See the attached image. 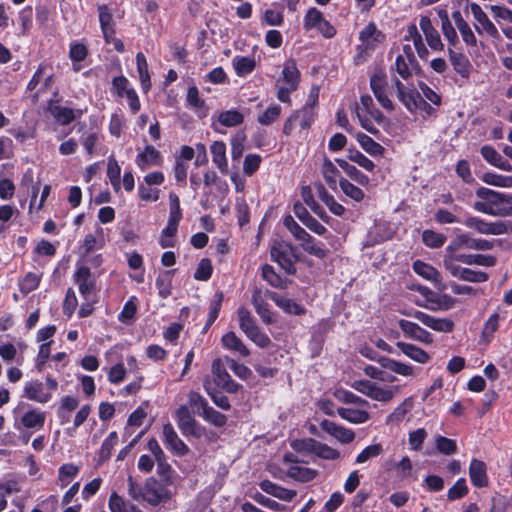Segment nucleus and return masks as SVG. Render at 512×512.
I'll return each instance as SVG.
<instances>
[{
	"label": "nucleus",
	"instance_id": "4468645a",
	"mask_svg": "<svg viewBox=\"0 0 512 512\" xmlns=\"http://www.w3.org/2000/svg\"><path fill=\"white\" fill-rule=\"evenodd\" d=\"M470 9H471V12H472L474 18L476 19V21L479 22V24L482 26V28H480L478 25L475 24L474 26H475L476 31L479 34H482L483 31H485L491 37H494V38L497 37L499 34L498 29L491 22V20L487 16V14L480 7V5H478L477 3H471Z\"/></svg>",
	"mask_w": 512,
	"mask_h": 512
},
{
	"label": "nucleus",
	"instance_id": "c9c22d12",
	"mask_svg": "<svg viewBox=\"0 0 512 512\" xmlns=\"http://www.w3.org/2000/svg\"><path fill=\"white\" fill-rule=\"evenodd\" d=\"M237 314L239 318V327L247 337L259 328L250 311L245 307H240Z\"/></svg>",
	"mask_w": 512,
	"mask_h": 512
},
{
	"label": "nucleus",
	"instance_id": "a18cd8bd",
	"mask_svg": "<svg viewBox=\"0 0 512 512\" xmlns=\"http://www.w3.org/2000/svg\"><path fill=\"white\" fill-rule=\"evenodd\" d=\"M302 241V248L310 255H313L319 259H324L327 254L328 250L325 249L323 243H316L315 239L311 236L309 240H301Z\"/></svg>",
	"mask_w": 512,
	"mask_h": 512
},
{
	"label": "nucleus",
	"instance_id": "58836bf2",
	"mask_svg": "<svg viewBox=\"0 0 512 512\" xmlns=\"http://www.w3.org/2000/svg\"><path fill=\"white\" fill-rule=\"evenodd\" d=\"M413 270L415 271V273H417L418 275L422 276L427 280L435 282L441 280L440 273L437 271V269L421 260H417L413 263Z\"/></svg>",
	"mask_w": 512,
	"mask_h": 512
},
{
	"label": "nucleus",
	"instance_id": "9d476101",
	"mask_svg": "<svg viewBox=\"0 0 512 512\" xmlns=\"http://www.w3.org/2000/svg\"><path fill=\"white\" fill-rule=\"evenodd\" d=\"M469 477L476 488H485L489 484L487 465L484 461L473 458L469 465Z\"/></svg>",
	"mask_w": 512,
	"mask_h": 512
},
{
	"label": "nucleus",
	"instance_id": "b1692460",
	"mask_svg": "<svg viewBox=\"0 0 512 512\" xmlns=\"http://www.w3.org/2000/svg\"><path fill=\"white\" fill-rule=\"evenodd\" d=\"M458 262L466 265H479L484 267H493L496 264V257L483 254H456Z\"/></svg>",
	"mask_w": 512,
	"mask_h": 512
},
{
	"label": "nucleus",
	"instance_id": "7c9ffc66",
	"mask_svg": "<svg viewBox=\"0 0 512 512\" xmlns=\"http://www.w3.org/2000/svg\"><path fill=\"white\" fill-rule=\"evenodd\" d=\"M282 79L290 90H296L300 81V72L294 60H289L282 71Z\"/></svg>",
	"mask_w": 512,
	"mask_h": 512
},
{
	"label": "nucleus",
	"instance_id": "c03bdc74",
	"mask_svg": "<svg viewBox=\"0 0 512 512\" xmlns=\"http://www.w3.org/2000/svg\"><path fill=\"white\" fill-rule=\"evenodd\" d=\"M283 224L297 240H309L311 238V235L291 215L284 218Z\"/></svg>",
	"mask_w": 512,
	"mask_h": 512
},
{
	"label": "nucleus",
	"instance_id": "2eb2a0df",
	"mask_svg": "<svg viewBox=\"0 0 512 512\" xmlns=\"http://www.w3.org/2000/svg\"><path fill=\"white\" fill-rule=\"evenodd\" d=\"M260 489L273 497H276L283 501H292L296 496V491L282 487L268 479L262 480L259 483Z\"/></svg>",
	"mask_w": 512,
	"mask_h": 512
},
{
	"label": "nucleus",
	"instance_id": "6ab92c4d",
	"mask_svg": "<svg viewBox=\"0 0 512 512\" xmlns=\"http://www.w3.org/2000/svg\"><path fill=\"white\" fill-rule=\"evenodd\" d=\"M74 277L80 293L85 297L90 295L95 287V280L92 278L90 269L86 266L79 267Z\"/></svg>",
	"mask_w": 512,
	"mask_h": 512
},
{
	"label": "nucleus",
	"instance_id": "49530a36",
	"mask_svg": "<svg viewBox=\"0 0 512 512\" xmlns=\"http://www.w3.org/2000/svg\"><path fill=\"white\" fill-rule=\"evenodd\" d=\"M233 65L238 76H245L250 74L255 68V60L250 57H235Z\"/></svg>",
	"mask_w": 512,
	"mask_h": 512
},
{
	"label": "nucleus",
	"instance_id": "f257e3e1",
	"mask_svg": "<svg viewBox=\"0 0 512 512\" xmlns=\"http://www.w3.org/2000/svg\"><path fill=\"white\" fill-rule=\"evenodd\" d=\"M476 196L482 201L474 203L475 210L492 216L506 217L512 215V194H505L486 187H480Z\"/></svg>",
	"mask_w": 512,
	"mask_h": 512
},
{
	"label": "nucleus",
	"instance_id": "3c124183",
	"mask_svg": "<svg viewBox=\"0 0 512 512\" xmlns=\"http://www.w3.org/2000/svg\"><path fill=\"white\" fill-rule=\"evenodd\" d=\"M312 453H314L315 455H317L318 457H320L322 459H327V460H335L340 457V453L338 450H336L324 443H321L317 440H316V443H314V449H313Z\"/></svg>",
	"mask_w": 512,
	"mask_h": 512
},
{
	"label": "nucleus",
	"instance_id": "9b49d317",
	"mask_svg": "<svg viewBox=\"0 0 512 512\" xmlns=\"http://www.w3.org/2000/svg\"><path fill=\"white\" fill-rule=\"evenodd\" d=\"M398 325L407 337L425 344H431L433 342L432 334L414 322L400 319Z\"/></svg>",
	"mask_w": 512,
	"mask_h": 512
},
{
	"label": "nucleus",
	"instance_id": "052dcab7",
	"mask_svg": "<svg viewBox=\"0 0 512 512\" xmlns=\"http://www.w3.org/2000/svg\"><path fill=\"white\" fill-rule=\"evenodd\" d=\"M212 272L213 267L211 261L208 258H203L198 264L194 278L200 281H207L211 278Z\"/></svg>",
	"mask_w": 512,
	"mask_h": 512
},
{
	"label": "nucleus",
	"instance_id": "7ed1b4c3",
	"mask_svg": "<svg viewBox=\"0 0 512 512\" xmlns=\"http://www.w3.org/2000/svg\"><path fill=\"white\" fill-rule=\"evenodd\" d=\"M177 416H224L208 406L207 400L199 393L191 391L188 403L177 410Z\"/></svg>",
	"mask_w": 512,
	"mask_h": 512
},
{
	"label": "nucleus",
	"instance_id": "6e6d98bb",
	"mask_svg": "<svg viewBox=\"0 0 512 512\" xmlns=\"http://www.w3.org/2000/svg\"><path fill=\"white\" fill-rule=\"evenodd\" d=\"M339 186L343 193L355 201H361L364 198V192L347 179H340Z\"/></svg>",
	"mask_w": 512,
	"mask_h": 512
},
{
	"label": "nucleus",
	"instance_id": "39448f33",
	"mask_svg": "<svg viewBox=\"0 0 512 512\" xmlns=\"http://www.w3.org/2000/svg\"><path fill=\"white\" fill-rule=\"evenodd\" d=\"M493 247V242L486 239H474L468 234H460L451 241V243L446 247V250L458 251L461 248H466L471 250L487 251L491 250Z\"/></svg>",
	"mask_w": 512,
	"mask_h": 512
},
{
	"label": "nucleus",
	"instance_id": "864d4df0",
	"mask_svg": "<svg viewBox=\"0 0 512 512\" xmlns=\"http://www.w3.org/2000/svg\"><path fill=\"white\" fill-rule=\"evenodd\" d=\"M455 252L456 251L446 250V253L443 258V264L444 267L451 273L452 276L459 279L464 267H461L456 264V262L458 261L456 259Z\"/></svg>",
	"mask_w": 512,
	"mask_h": 512
},
{
	"label": "nucleus",
	"instance_id": "6e6552de",
	"mask_svg": "<svg viewBox=\"0 0 512 512\" xmlns=\"http://www.w3.org/2000/svg\"><path fill=\"white\" fill-rule=\"evenodd\" d=\"M169 498L170 493L168 489L160 484H157L154 479H151V482L147 481L143 487L142 499L152 506H157Z\"/></svg>",
	"mask_w": 512,
	"mask_h": 512
},
{
	"label": "nucleus",
	"instance_id": "09e8293b",
	"mask_svg": "<svg viewBox=\"0 0 512 512\" xmlns=\"http://www.w3.org/2000/svg\"><path fill=\"white\" fill-rule=\"evenodd\" d=\"M423 243L430 248H439L444 245L446 236L433 230H424L422 233Z\"/></svg>",
	"mask_w": 512,
	"mask_h": 512
},
{
	"label": "nucleus",
	"instance_id": "bb28decb",
	"mask_svg": "<svg viewBox=\"0 0 512 512\" xmlns=\"http://www.w3.org/2000/svg\"><path fill=\"white\" fill-rule=\"evenodd\" d=\"M448 54L454 70L462 77H468L471 69L469 59L464 54L456 52L452 48H448Z\"/></svg>",
	"mask_w": 512,
	"mask_h": 512
},
{
	"label": "nucleus",
	"instance_id": "2f4dec72",
	"mask_svg": "<svg viewBox=\"0 0 512 512\" xmlns=\"http://www.w3.org/2000/svg\"><path fill=\"white\" fill-rule=\"evenodd\" d=\"M175 271V269L163 271L156 279L158 294L162 299H166L171 295L172 278Z\"/></svg>",
	"mask_w": 512,
	"mask_h": 512
},
{
	"label": "nucleus",
	"instance_id": "13d9d810",
	"mask_svg": "<svg viewBox=\"0 0 512 512\" xmlns=\"http://www.w3.org/2000/svg\"><path fill=\"white\" fill-rule=\"evenodd\" d=\"M383 361H384L383 366L386 367L387 369L391 370L394 373H397V374H400L403 376L413 375L412 366L398 362L396 360L387 359V358L384 359Z\"/></svg>",
	"mask_w": 512,
	"mask_h": 512
},
{
	"label": "nucleus",
	"instance_id": "e2e57ef3",
	"mask_svg": "<svg viewBox=\"0 0 512 512\" xmlns=\"http://www.w3.org/2000/svg\"><path fill=\"white\" fill-rule=\"evenodd\" d=\"M212 373L214 381L218 387L223 388L226 383V375H229L220 359H215L212 363Z\"/></svg>",
	"mask_w": 512,
	"mask_h": 512
},
{
	"label": "nucleus",
	"instance_id": "412c9836",
	"mask_svg": "<svg viewBox=\"0 0 512 512\" xmlns=\"http://www.w3.org/2000/svg\"><path fill=\"white\" fill-rule=\"evenodd\" d=\"M359 39L367 48H374L385 40V35L377 29L375 23L370 22L359 34Z\"/></svg>",
	"mask_w": 512,
	"mask_h": 512
},
{
	"label": "nucleus",
	"instance_id": "f8f14e48",
	"mask_svg": "<svg viewBox=\"0 0 512 512\" xmlns=\"http://www.w3.org/2000/svg\"><path fill=\"white\" fill-rule=\"evenodd\" d=\"M267 296L285 313L301 316L306 313V308L291 298L280 296L273 291H266Z\"/></svg>",
	"mask_w": 512,
	"mask_h": 512
},
{
	"label": "nucleus",
	"instance_id": "338daca9",
	"mask_svg": "<svg viewBox=\"0 0 512 512\" xmlns=\"http://www.w3.org/2000/svg\"><path fill=\"white\" fill-rule=\"evenodd\" d=\"M383 451L381 444H373L365 447L356 457L357 463H364L367 460L379 456Z\"/></svg>",
	"mask_w": 512,
	"mask_h": 512
},
{
	"label": "nucleus",
	"instance_id": "1a4fd4ad",
	"mask_svg": "<svg viewBox=\"0 0 512 512\" xmlns=\"http://www.w3.org/2000/svg\"><path fill=\"white\" fill-rule=\"evenodd\" d=\"M293 211L296 217L312 232L317 235H324L327 232L326 227L315 219L303 204L295 203Z\"/></svg>",
	"mask_w": 512,
	"mask_h": 512
},
{
	"label": "nucleus",
	"instance_id": "dca6fc26",
	"mask_svg": "<svg viewBox=\"0 0 512 512\" xmlns=\"http://www.w3.org/2000/svg\"><path fill=\"white\" fill-rule=\"evenodd\" d=\"M419 25L430 48L433 50H442L444 45L438 31L433 27L430 18L428 16H422Z\"/></svg>",
	"mask_w": 512,
	"mask_h": 512
},
{
	"label": "nucleus",
	"instance_id": "8fccbe9b",
	"mask_svg": "<svg viewBox=\"0 0 512 512\" xmlns=\"http://www.w3.org/2000/svg\"><path fill=\"white\" fill-rule=\"evenodd\" d=\"M40 279H41L40 276L35 273H32V272L27 273L24 276V278L19 281L20 292L23 295H27L30 292L34 291L39 286Z\"/></svg>",
	"mask_w": 512,
	"mask_h": 512
},
{
	"label": "nucleus",
	"instance_id": "4d7b16f0",
	"mask_svg": "<svg viewBox=\"0 0 512 512\" xmlns=\"http://www.w3.org/2000/svg\"><path fill=\"white\" fill-rule=\"evenodd\" d=\"M293 113H298L297 121L302 129H309L316 116L315 109L313 107H303L302 109L296 110Z\"/></svg>",
	"mask_w": 512,
	"mask_h": 512
},
{
	"label": "nucleus",
	"instance_id": "473e14b6",
	"mask_svg": "<svg viewBox=\"0 0 512 512\" xmlns=\"http://www.w3.org/2000/svg\"><path fill=\"white\" fill-rule=\"evenodd\" d=\"M222 343L225 348L239 352L244 357L250 354L248 348L233 331L227 332L225 335H223Z\"/></svg>",
	"mask_w": 512,
	"mask_h": 512
},
{
	"label": "nucleus",
	"instance_id": "4be33fe9",
	"mask_svg": "<svg viewBox=\"0 0 512 512\" xmlns=\"http://www.w3.org/2000/svg\"><path fill=\"white\" fill-rule=\"evenodd\" d=\"M48 111L61 125H68L75 119L73 109L59 106L58 101L50 100Z\"/></svg>",
	"mask_w": 512,
	"mask_h": 512
},
{
	"label": "nucleus",
	"instance_id": "f704fd0d",
	"mask_svg": "<svg viewBox=\"0 0 512 512\" xmlns=\"http://www.w3.org/2000/svg\"><path fill=\"white\" fill-rule=\"evenodd\" d=\"M356 138L361 147L371 156L376 157L384 154L385 148L370 136L360 132L356 135Z\"/></svg>",
	"mask_w": 512,
	"mask_h": 512
},
{
	"label": "nucleus",
	"instance_id": "423d86ee",
	"mask_svg": "<svg viewBox=\"0 0 512 512\" xmlns=\"http://www.w3.org/2000/svg\"><path fill=\"white\" fill-rule=\"evenodd\" d=\"M163 443L166 449L180 457L187 455L190 451L169 422L163 425Z\"/></svg>",
	"mask_w": 512,
	"mask_h": 512
},
{
	"label": "nucleus",
	"instance_id": "680f3d73",
	"mask_svg": "<svg viewBox=\"0 0 512 512\" xmlns=\"http://www.w3.org/2000/svg\"><path fill=\"white\" fill-rule=\"evenodd\" d=\"M436 448L444 455H452L457 451L456 441L445 436L436 438Z\"/></svg>",
	"mask_w": 512,
	"mask_h": 512
},
{
	"label": "nucleus",
	"instance_id": "4c0bfd02",
	"mask_svg": "<svg viewBox=\"0 0 512 512\" xmlns=\"http://www.w3.org/2000/svg\"><path fill=\"white\" fill-rule=\"evenodd\" d=\"M137 62V71L139 73V78L141 82V86L143 90L146 92L151 87L150 75L148 71V63L142 52L137 53L136 55Z\"/></svg>",
	"mask_w": 512,
	"mask_h": 512
},
{
	"label": "nucleus",
	"instance_id": "ea45409f",
	"mask_svg": "<svg viewBox=\"0 0 512 512\" xmlns=\"http://www.w3.org/2000/svg\"><path fill=\"white\" fill-rule=\"evenodd\" d=\"M262 277L275 288L285 289L288 285V280L281 278L274 270V268L265 264L262 266Z\"/></svg>",
	"mask_w": 512,
	"mask_h": 512
},
{
	"label": "nucleus",
	"instance_id": "393cba45",
	"mask_svg": "<svg viewBox=\"0 0 512 512\" xmlns=\"http://www.w3.org/2000/svg\"><path fill=\"white\" fill-rule=\"evenodd\" d=\"M212 161L221 173H227L228 163L226 158V145L223 141H215L210 146Z\"/></svg>",
	"mask_w": 512,
	"mask_h": 512
},
{
	"label": "nucleus",
	"instance_id": "cd10ccee",
	"mask_svg": "<svg viewBox=\"0 0 512 512\" xmlns=\"http://www.w3.org/2000/svg\"><path fill=\"white\" fill-rule=\"evenodd\" d=\"M301 197L314 214L326 223L329 221V216L323 207L315 201L310 186H303L301 188Z\"/></svg>",
	"mask_w": 512,
	"mask_h": 512
},
{
	"label": "nucleus",
	"instance_id": "0e129e2a",
	"mask_svg": "<svg viewBox=\"0 0 512 512\" xmlns=\"http://www.w3.org/2000/svg\"><path fill=\"white\" fill-rule=\"evenodd\" d=\"M262 158L258 154L246 155L243 163V172L247 176H252L260 167Z\"/></svg>",
	"mask_w": 512,
	"mask_h": 512
},
{
	"label": "nucleus",
	"instance_id": "0eeeda50",
	"mask_svg": "<svg viewBox=\"0 0 512 512\" xmlns=\"http://www.w3.org/2000/svg\"><path fill=\"white\" fill-rule=\"evenodd\" d=\"M407 316H412L419 320L425 326L438 331V332H452L454 329V322L447 318H435L422 311H414L413 313H403Z\"/></svg>",
	"mask_w": 512,
	"mask_h": 512
},
{
	"label": "nucleus",
	"instance_id": "aec40b11",
	"mask_svg": "<svg viewBox=\"0 0 512 512\" xmlns=\"http://www.w3.org/2000/svg\"><path fill=\"white\" fill-rule=\"evenodd\" d=\"M321 426L323 430L327 431L342 443H350L355 438V434L352 430L338 426L326 418L321 422Z\"/></svg>",
	"mask_w": 512,
	"mask_h": 512
},
{
	"label": "nucleus",
	"instance_id": "79ce46f5",
	"mask_svg": "<svg viewBox=\"0 0 512 512\" xmlns=\"http://www.w3.org/2000/svg\"><path fill=\"white\" fill-rule=\"evenodd\" d=\"M322 174H323V177H324L326 183L328 184V186L332 190H336V188H337L336 177L339 175V170L328 158L324 159V162L322 165Z\"/></svg>",
	"mask_w": 512,
	"mask_h": 512
},
{
	"label": "nucleus",
	"instance_id": "de8ad7c7",
	"mask_svg": "<svg viewBox=\"0 0 512 512\" xmlns=\"http://www.w3.org/2000/svg\"><path fill=\"white\" fill-rule=\"evenodd\" d=\"M469 492L468 486L466 484L465 478H459L453 484L452 487L448 489L447 499L449 501H456L465 497Z\"/></svg>",
	"mask_w": 512,
	"mask_h": 512
},
{
	"label": "nucleus",
	"instance_id": "37998d69",
	"mask_svg": "<svg viewBox=\"0 0 512 512\" xmlns=\"http://www.w3.org/2000/svg\"><path fill=\"white\" fill-rule=\"evenodd\" d=\"M387 75L383 68L377 67L370 76V89L373 93L388 88Z\"/></svg>",
	"mask_w": 512,
	"mask_h": 512
},
{
	"label": "nucleus",
	"instance_id": "69168bd1",
	"mask_svg": "<svg viewBox=\"0 0 512 512\" xmlns=\"http://www.w3.org/2000/svg\"><path fill=\"white\" fill-rule=\"evenodd\" d=\"M324 19L322 13L316 8H310L304 17V28L310 30L316 28Z\"/></svg>",
	"mask_w": 512,
	"mask_h": 512
},
{
	"label": "nucleus",
	"instance_id": "e433bc0d",
	"mask_svg": "<svg viewBox=\"0 0 512 512\" xmlns=\"http://www.w3.org/2000/svg\"><path fill=\"white\" fill-rule=\"evenodd\" d=\"M218 122L224 127H236L244 122V115L235 109L225 110L219 113Z\"/></svg>",
	"mask_w": 512,
	"mask_h": 512
},
{
	"label": "nucleus",
	"instance_id": "f03ea898",
	"mask_svg": "<svg viewBox=\"0 0 512 512\" xmlns=\"http://www.w3.org/2000/svg\"><path fill=\"white\" fill-rule=\"evenodd\" d=\"M271 260L277 262L279 266L289 275L296 274L295 262L298 260L295 249L291 244L285 242L275 243L270 250Z\"/></svg>",
	"mask_w": 512,
	"mask_h": 512
},
{
	"label": "nucleus",
	"instance_id": "603ef678",
	"mask_svg": "<svg viewBox=\"0 0 512 512\" xmlns=\"http://www.w3.org/2000/svg\"><path fill=\"white\" fill-rule=\"evenodd\" d=\"M348 158L354 163H357L360 167L364 168L367 171H373L375 168L374 163L367 158L363 153L355 148L348 149Z\"/></svg>",
	"mask_w": 512,
	"mask_h": 512
},
{
	"label": "nucleus",
	"instance_id": "5701e85b",
	"mask_svg": "<svg viewBox=\"0 0 512 512\" xmlns=\"http://www.w3.org/2000/svg\"><path fill=\"white\" fill-rule=\"evenodd\" d=\"M161 162L160 152L152 145H147L143 152L136 157V164L142 169L151 165H159Z\"/></svg>",
	"mask_w": 512,
	"mask_h": 512
},
{
	"label": "nucleus",
	"instance_id": "a211bd4d",
	"mask_svg": "<svg viewBox=\"0 0 512 512\" xmlns=\"http://www.w3.org/2000/svg\"><path fill=\"white\" fill-rule=\"evenodd\" d=\"M178 428L188 439H198L206 434V429L195 418H178Z\"/></svg>",
	"mask_w": 512,
	"mask_h": 512
},
{
	"label": "nucleus",
	"instance_id": "72a5a7b5",
	"mask_svg": "<svg viewBox=\"0 0 512 512\" xmlns=\"http://www.w3.org/2000/svg\"><path fill=\"white\" fill-rule=\"evenodd\" d=\"M186 101L196 112L199 113L200 117L207 115V107L203 99L199 96V90L196 86H190L187 91Z\"/></svg>",
	"mask_w": 512,
	"mask_h": 512
},
{
	"label": "nucleus",
	"instance_id": "20e7f679",
	"mask_svg": "<svg viewBox=\"0 0 512 512\" xmlns=\"http://www.w3.org/2000/svg\"><path fill=\"white\" fill-rule=\"evenodd\" d=\"M464 225L486 235H501L512 232L511 221L486 222L481 218L470 216L466 218Z\"/></svg>",
	"mask_w": 512,
	"mask_h": 512
},
{
	"label": "nucleus",
	"instance_id": "f3484780",
	"mask_svg": "<svg viewBox=\"0 0 512 512\" xmlns=\"http://www.w3.org/2000/svg\"><path fill=\"white\" fill-rule=\"evenodd\" d=\"M251 302L255 308L256 313L260 316L264 323L272 324L276 322L275 314L270 310L268 303L261 297L260 290H254Z\"/></svg>",
	"mask_w": 512,
	"mask_h": 512
},
{
	"label": "nucleus",
	"instance_id": "bf43d9fd",
	"mask_svg": "<svg viewBox=\"0 0 512 512\" xmlns=\"http://www.w3.org/2000/svg\"><path fill=\"white\" fill-rule=\"evenodd\" d=\"M79 473V467L73 463H66L59 468V480L63 483L62 486L69 484L70 480L76 477Z\"/></svg>",
	"mask_w": 512,
	"mask_h": 512
},
{
	"label": "nucleus",
	"instance_id": "c756f323",
	"mask_svg": "<svg viewBox=\"0 0 512 512\" xmlns=\"http://www.w3.org/2000/svg\"><path fill=\"white\" fill-rule=\"evenodd\" d=\"M315 469L292 465L287 469V476L302 483L310 482L317 476Z\"/></svg>",
	"mask_w": 512,
	"mask_h": 512
},
{
	"label": "nucleus",
	"instance_id": "774afa93",
	"mask_svg": "<svg viewBox=\"0 0 512 512\" xmlns=\"http://www.w3.org/2000/svg\"><path fill=\"white\" fill-rule=\"evenodd\" d=\"M459 279L473 283H481L488 280V274L483 271H474L469 268H463Z\"/></svg>",
	"mask_w": 512,
	"mask_h": 512
},
{
	"label": "nucleus",
	"instance_id": "ddd939ff",
	"mask_svg": "<svg viewBox=\"0 0 512 512\" xmlns=\"http://www.w3.org/2000/svg\"><path fill=\"white\" fill-rule=\"evenodd\" d=\"M353 387L356 390H358V391H360L378 401L386 402V401H389L393 397L392 391L379 388L374 383H371L368 380L356 381L353 384Z\"/></svg>",
	"mask_w": 512,
	"mask_h": 512
},
{
	"label": "nucleus",
	"instance_id": "a878e982",
	"mask_svg": "<svg viewBox=\"0 0 512 512\" xmlns=\"http://www.w3.org/2000/svg\"><path fill=\"white\" fill-rule=\"evenodd\" d=\"M315 188L317 190L318 197L324 204L329 208V210L336 216H342L345 212V208L339 204L334 197L328 193L326 188L322 183L315 184Z\"/></svg>",
	"mask_w": 512,
	"mask_h": 512
},
{
	"label": "nucleus",
	"instance_id": "c85d7f7f",
	"mask_svg": "<svg viewBox=\"0 0 512 512\" xmlns=\"http://www.w3.org/2000/svg\"><path fill=\"white\" fill-rule=\"evenodd\" d=\"M396 346L401 350L402 353L418 363L424 364L430 359V356L426 351L413 344L397 342Z\"/></svg>",
	"mask_w": 512,
	"mask_h": 512
},
{
	"label": "nucleus",
	"instance_id": "5fc2aeb1",
	"mask_svg": "<svg viewBox=\"0 0 512 512\" xmlns=\"http://www.w3.org/2000/svg\"><path fill=\"white\" fill-rule=\"evenodd\" d=\"M281 115V107L279 105H273L267 108L257 118L259 124L263 126H269L273 124Z\"/></svg>",
	"mask_w": 512,
	"mask_h": 512
},
{
	"label": "nucleus",
	"instance_id": "a19ab883",
	"mask_svg": "<svg viewBox=\"0 0 512 512\" xmlns=\"http://www.w3.org/2000/svg\"><path fill=\"white\" fill-rule=\"evenodd\" d=\"M421 97L422 96L415 88L405 90L402 96L401 94L398 95L399 101L402 102L411 113L418 110V100H420Z\"/></svg>",
	"mask_w": 512,
	"mask_h": 512
}]
</instances>
